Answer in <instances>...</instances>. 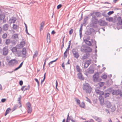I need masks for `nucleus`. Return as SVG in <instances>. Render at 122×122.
<instances>
[{
	"instance_id": "obj_2",
	"label": "nucleus",
	"mask_w": 122,
	"mask_h": 122,
	"mask_svg": "<svg viewBox=\"0 0 122 122\" xmlns=\"http://www.w3.org/2000/svg\"><path fill=\"white\" fill-rule=\"evenodd\" d=\"M82 88L83 91L87 94H90L92 90V89L90 86V85L86 83L83 85Z\"/></svg>"
},
{
	"instance_id": "obj_9",
	"label": "nucleus",
	"mask_w": 122,
	"mask_h": 122,
	"mask_svg": "<svg viewBox=\"0 0 122 122\" xmlns=\"http://www.w3.org/2000/svg\"><path fill=\"white\" fill-rule=\"evenodd\" d=\"M8 53V48L7 47H4L3 49V55L4 56H6Z\"/></svg>"
},
{
	"instance_id": "obj_8",
	"label": "nucleus",
	"mask_w": 122,
	"mask_h": 122,
	"mask_svg": "<svg viewBox=\"0 0 122 122\" xmlns=\"http://www.w3.org/2000/svg\"><path fill=\"white\" fill-rule=\"evenodd\" d=\"M98 22L99 25L101 26H105L107 25V22H106L105 20L100 19L98 21Z\"/></svg>"
},
{
	"instance_id": "obj_16",
	"label": "nucleus",
	"mask_w": 122,
	"mask_h": 122,
	"mask_svg": "<svg viewBox=\"0 0 122 122\" xmlns=\"http://www.w3.org/2000/svg\"><path fill=\"white\" fill-rule=\"evenodd\" d=\"M78 77L81 80H83L84 79V77L82 76V74L81 72H79L77 74Z\"/></svg>"
},
{
	"instance_id": "obj_7",
	"label": "nucleus",
	"mask_w": 122,
	"mask_h": 122,
	"mask_svg": "<svg viewBox=\"0 0 122 122\" xmlns=\"http://www.w3.org/2000/svg\"><path fill=\"white\" fill-rule=\"evenodd\" d=\"M115 20L114 21V22H117V23L118 25H122V20L121 17L119 16L117 18L116 21L115 18Z\"/></svg>"
},
{
	"instance_id": "obj_12",
	"label": "nucleus",
	"mask_w": 122,
	"mask_h": 122,
	"mask_svg": "<svg viewBox=\"0 0 122 122\" xmlns=\"http://www.w3.org/2000/svg\"><path fill=\"white\" fill-rule=\"evenodd\" d=\"M104 97L102 96H99V98L101 105L103 106L104 105Z\"/></svg>"
},
{
	"instance_id": "obj_41",
	"label": "nucleus",
	"mask_w": 122,
	"mask_h": 122,
	"mask_svg": "<svg viewBox=\"0 0 122 122\" xmlns=\"http://www.w3.org/2000/svg\"><path fill=\"white\" fill-rule=\"evenodd\" d=\"M75 99L76 101L77 104L78 105L80 104V100L77 98H75Z\"/></svg>"
},
{
	"instance_id": "obj_25",
	"label": "nucleus",
	"mask_w": 122,
	"mask_h": 122,
	"mask_svg": "<svg viewBox=\"0 0 122 122\" xmlns=\"http://www.w3.org/2000/svg\"><path fill=\"white\" fill-rule=\"evenodd\" d=\"M93 118L95 119L96 121H97L98 122H101L102 121L101 118L98 117L96 116H94Z\"/></svg>"
},
{
	"instance_id": "obj_58",
	"label": "nucleus",
	"mask_w": 122,
	"mask_h": 122,
	"mask_svg": "<svg viewBox=\"0 0 122 122\" xmlns=\"http://www.w3.org/2000/svg\"><path fill=\"white\" fill-rule=\"evenodd\" d=\"M73 32V29H71L69 31V34L70 35H71L72 33Z\"/></svg>"
},
{
	"instance_id": "obj_50",
	"label": "nucleus",
	"mask_w": 122,
	"mask_h": 122,
	"mask_svg": "<svg viewBox=\"0 0 122 122\" xmlns=\"http://www.w3.org/2000/svg\"><path fill=\"white\" fill-rule=\"evenodd\" d=\"M25 43V42L24 41H23L21 42L20 44L23 47L24 46Z\"/></svg>"
},
{
	"instance_id": "obj_64",
	"label": "nucleus",
	"mask_w": 122,
	"mask_h": 122,
	"mask_svg": "<svg viewBox=\"0 0 122 122\" xmlns=\"http://www.w3.org/2000/svg\"><path fill=\"white\" fill-rule=\"evenodd\" d=\"M108 92H112L113 90H112V89L111 88H109L108 89Z\"/></svg>"
},
{
	"instance_id": "obj_28",
	"label": "nucleus",
	"mask_w": 122,
	"mask_h": 122,
	"mask_svg": "<svg viewBox=\"0 0 122 122\" xmlns=\"http://www.w3.org/2000/svg\"><path fill=\"white\" fill-rule=\"evenodd\" d=\"M79 105L80 107L82 108H84L85 107V105L84 102H82Z\"/></svg>"
},
{
	"instance_id": "obj_14",
	"label": "nucleus",
	"mask_w": 122,
	"mask_h": 122,
	"mask_svg": "<svg viewBox=\"0 0 122 122\" xmlns=\"http://www.w3.org/2000/svg\"><path fill=\"white\" fill-rule=\"evenodd\" d=\"M16 20V18L15 17H12L10 19L9 21V23L10 24H11L12 23H14Z\"/></svg>"
},
{
	"instance_id": "obj_29",
	"label": "nucleus",
	"mask_w": 122,
	"mask_h": 122,
	"mask_svg": "<svg viewBox=\"0 0 122 122\" xmlns=\"http://www.w3.org/2000/svg\"><path fill=\"white\" fill-rule=\"evenodd\" d=\"M11 110V109L10 108H8L6 110L5 113V116H6L8 114L9 112Z\"/></svg>"
},
{
	"instance_id": "obj_22",
	"label": "nucleus",
	"mask_w": 122,
	"mask_h": 122,
	"mask_svg": "<svg viewBox=\"0 0 122 122\" xmlns=\"http://www.w3.org/2000/svg\"><path fill=\"white\" fill-rule=\"evenodd\" d=\"M9 26L7 24H5L3 26V29L4 31L7 30H8Z\"/></svg>"
},
{
	"instance_id": "obj_26",
	"label": "nucleus",
	"mask_w": 122,
	"mask_h": 122,
	"mask_svg": "<svg viewBox=\"0 0 122 122\" xmlns=\"http://www.w3.org/2000/svg\"><path fill=\"white\" fill-rule=\"evenodd\" d=\"M21 95L18 98V101L19 104L20 105V106L19 107L20 108L22 106L21 103Z\"/></svg>"
},
{
	"instance_id": "obj_40",
	"label": "nucleus",
	"mask_w": 122,
	"mask_h": 122,
	"mask_svg": "<svg viewBox=\"0 0 122 122\" xmlns=\"http://www.w3.org/2000/svg\"><path fill=\"white\" fill-rule=\"evenodd\" d=\"M16 47L18 49H20L23 47L20 44L17 45H16Z\"/></svg>"
},
{
	"instance_id": "obj_42",
	"label": "nucleus",
	"mask_w": 122,
	"mask_h": 122,
	"mask_svg": "<svg viewBox=\"0 0 122 122\" xmlns=\"http://www.w3.org/2000/svg\"><path fill=\"white\" fill-rule=\"evenodd\" d=\"M38 55V52L37 51H36L33 55V58L36 57Z\"/></svg>"
},
{
	"instance_id": "obj_27",
	"label": "nucleus",
	"mask_w": 122,
	"mask_h": 122,
	"mask_svg": "<svg viewBox=\"0 0 122 122\" xmlns=\"http://www.w3.org/2000/svg\"><path fill=\"white\" fill-rule=\"evenodd\" d=\"M5 15L4 14H0V20H2L5 19Z\"/></svg>"
},
{
	"instance_id": "obj_17",
	"label": "nucleus",
	"mask_w": 122,
	"mask_h": 122,
	"mask_svg": "<svg viewBox=\"0 0 122 122\" xmlns=\"http://www.w3.org/2000/svg\"><path fill=\"white\" fill-rule=\"evenodd\" d=\"M96 92L97 93L100 95L99 96H103L104 95V92H103L101 91L98 89L96 90Z\"/></svg>"
},
{
	"instance_id": "obj_1",
	"label": "nucleus",
	"mask_w": 122,
	"mask_h": 122,
	"mask_svg": "<svg viewBox=\"0 0 122 122\" xmlns=\"http://www.w3.org/2000/svg\"><path fill=\"white\" fill-rule=\"evenodd\" d=\"M94 12L90 14V15L92 16L91 21V23L90 24V26L94 28H97L98 26L97 24L98 22V20L96 18V16L93 15Z\"/></svg>"
},
{
	"instance_id": "obj_38",
	"label": "nucleus",
	"mask_w": 122,
	"mask_h": 122,
	"mask_svg": "<svg viewBox=\"0 0 122 122\" xmlns=\"http://www.w3.org/2000/svg\"><path fill=\"white\" fill-rule=\"evenodd\" d=\"M95 14L98 17H100L101 16V13L99 12H97L95 13Z\"/></svg>"
},
{
	"instance_id": "obj_3",
	"label": "nucleus",
	"mask_w": 122,
	"mask_h": 122,
	"mask_svg": "<svg viewBox=\"0 0 122 122\" xmlns=\"http://www.w3.org/2000/svg\"><path fill=\"white\" fill-rule=\"evenodd\" d=\"M99 73L97 72H96L93 76L92 80L94 82L100 81L102 79L99 78Z\"/></svg>"
},
{
	"instance_id": "obj_57",
	"label": "nucleus",
	"mask_w": 122,
	"mask_h": 122,
	"mask_svg": "<svg viewBox=\"0 0 122 122\" xmlns=\"http://www.w3.org/2000/svg\"><path fill=\"white\" fill-rule=\"evenodd\" d=\"M114 12V11H109L107 13V14L110 15L113 13Z\"/></svg>"
},
{
	"instance_id": "obj_23",
	"label": "nucleus",
	"mask_w": 122,
	"mask_h": 122,
	"mask_svg": "<svg viewBox=\"0 0 122 122\" xmlns=\"http://www.w3.org/2000/svg\"><path fill=\"white\" fill-rule=\"evenodd\" d=\"M84 41L87 46H92V43L90 41L87 40L86 39H84Z\"/></svg>"
},
{
	"instance_id": "obj_15",
	"label": "nucleus",
	"mask_w": 122,
	"mask_h": 122,
	"mask_svg": "<svg viewBox=\"0 0 122 122\" xmlns=\"http://www.w3.org/2000/svg\"><path fill=\"white\" fill-rule=\"evenodd\" d=\"M82 50H84V51L86 52H92V50L90 47L87 46L86 49H82Z\"/></svg>"
},
{
	"instance_id": "obj_13",
	"label": "nucleus",
	"mask_w": 122,
	"mask_h": 122,
	"mask_svg": "<svg viewBox=\"0 0 122 122\" xmlns=\"http://www.w3.org/2000/svg\"><path fill=\"white\" fill-rule=\"evenodd\" d=\"M91 60L90 59L87 61L85 63L84 67L85 69L87 68L91 63Z\"/></svg>"
},
{
	"instance_id": "obj_32",
	"label": "nucleus",
	"mask_w": 122,
	"mask_h": 122,
	"mask_svg": "<svg viewBox=\"0 0 122 122\" xmlns=\"http://www.w3.org/2000/svg\"><path fill=\"white\" fill-rule=\"evenodd\" d=\"M87 46H86V45H82L81 47V51H84V50H81V49H86V47H87Z\"/></svg>"
},
{
	"instance_id": "obj_51",
	"label": "nucleus",
	"mask_w": 122,
	"mask_h": 122,
	"mask_svg": "<svg viewBox=\"0 0 122 122\" xmlns=\"http://www.w3.org/2000/svg\"><path fill=\"white\" fill-rule=\"evenodd\" d=\"M16 42L15 40H11V43L12 44V45H14L16 44Z\"/></svg>"
},
{
	"instance_id": "obj_20",
	"label": "nucleus",
	"mask_w": 122,
	"mask_h": 122,
	"mask_svg": "<svg viewBox=\"0 0 122 122\" xmlns=\"http://www.w3.org/2000/svg\"><path fill=\"white\" fill-rule=\"evenodd\" d=\"M44 24L45 22L44 21H42L41 24L40 26L39 27L40 30V31H41L43 30Z\"/></svg>"
},
{
	"instance_id": "obj_10",
	"label": "nucleus",
	"mask_w": 122,
	"mask_h": 122,
	"mask_svg": "<svg viewBox=\"0 0 122 122\" xmlns=\"http://www.w3.org/2000/svg\"><path fill=\"white\" fill-rule=\"evenodd\" d=\"M105 106L108 108H110L112 106V104L111 102L107 101H105L104 103Z\"/></svg>"
},
{
	"instance_id": "obj_54",
	"label": "nucleus",
	"mask_w": 122,
	"mask_h": 122,
	"mask_svg": "<svg viewBox=\"0 0 122 122\" xmlns=\"http://www.w3.org/2000/svg\"><path fill=\"white\" fill-rule=\"evenodd\" d=\"M7 36V35L6 33L4 34L2 36V37L3 39H5Z\"/></svg>"
},
{
	"instance_id": "obj_47",
	"label": "nucleus",
	"mask_w": 122,
	"mask_h": 122,
	"mask_svg": "<svg viewBox=\"0 0 122 122\" xmlns=\"http://www.w3.org/2000/svg\"><path fill=\"white\" fill-rule=\"evenodd\" d=\"M86 99L85 100L87 102H89L90 103H91L92 102L89 99L88 97H86Z\"/></svg>"
},
{
	"instance_id": "obj_45",
	"label": "nucleus",
	"mask_w": 122,
	"mask_h": 122,
	"mask_svg": "<svg viewBox=\"0 0 122 122\" xmlns=\"http://www.w3.org/2000/svg\"><path fill=\"white\" fill-rule=\"evenodd\" d=\"M107 20L109 21H113V18L112 17H110L108 18L107 19H106Z\"/></svg>"
},
{
	"instance_id": "obj_43",
	"label": "nucleus",
	"mask_w": 122,
	"mask_h": 122,
	"mask_svg": "<svg viewBox=\"0 0 122 122\" xmlns=\"http://www.w3.org/2000/svg\"><path fill=\"white\" fill-rule=\"evenodd\" d=\"M17 54L18 56H20L21 54V52L20 51H18L17 52Z\"/></svg>"
},
{
	"instance_id": "obj_55",
	"label": "nucleus",
	"mask_w": 122,
	"mask_h": 122,
	"mask_svg": "<svg viewBox=\"0 0 122 122\" xmlns=\"http://www.w3.org/2000/svg\"><path fill=\"white\" fill-rule=\"evenodd\" d=\"M30 85H28V86H27V87L25 88L24 90V92L25 91L29 90L30 88Z\"/></svg>"
},
{
	"instance_id": "obj_18",
	"label": "nucleus",
	"mask_w": 122,
	"mask_h": 122,
	"mask_svg": "<svg viewBox=\"0 0 122 122\" xmlns=\"http://www.w3.org/2000/svg\"><path fill=\"white\" fill-rule=\"evenodd\" d=\"M87 72H86V75L87 76V73L90 74H92L94 72V71L93 70L91 69L90 68H89L87 69Z\"/></svg>"
},
{
	"instance_id": "obj_4",
	"label": "nucleus",
	"mask_w": 122,
	"mask_h": 122,
	"mask_svg": "<svg viewBox=\"0 0 122 122\" xmlns=\"http://www.w3.org/2000/svg\"><path fill=\"white\" fill-rule=\"evenodd\" d=\"M112 94L113 95L116 96L119 95L120 97H122V92L119 89L113 90L112 92Z\"/></svg>"
},
{
	"instance_id": "obj_21",
	"label": "nucleus",
	"mask_w": 122,
	"mask_h": 122,
	"mask_svg": "<svg viewBox=\"0 0 122 122\" xmlns=\"http://www.w3.org/2000/svg\"><path fill=\"white\" fill-rule=\"evenodd\" d=\"M89 16V15H88L87 16H84L83 19V25H85V24L86 23V21L88 20V17Z\"/></svg>"
},
{
	"instance_id": "obj_46",
	"label": "nucleus",
	"mask_w": 122,
	"mask_h": 122,
	"mask_svg": "<svg viewBox=\"0 0 122 122\" xmlns=\"http://www.w3.org/2000/svg\"><path fill=\"white\" fill-rule=\"evenodd\" d=\"M18 107V105H15L13 107L12 109V111H13L16 109L17 107Z\"/></svg>"
},
{
	"instance_id": "obj_30",
	"label": "nucleus",
	"mask_w": 122,
	"mask_h": 122,
	"mask_svg": "<svg viewBox=\"0 0 122 122\" xmlns=\"http://www.w3.org/2000/svg\"><path fill=\"white\" fill-rule=\"evenodd\" d=\"M47 42H50V35L49 33H48L47 34Z\"/></svg>"
},
{
	"instance_id": "obj_11",
	"label": "nucleus",
	"mask_w": 122,
	"mask_h": 122,
	"mask_svg": "<svg viewBox=\"0 0 122 122\" xmlns=\"http://www.w3.org/2000/svg\"><path fill=\"white\" fill-rule=\"evenodd\" d=\"M21 52V54H22V57L23 58H26V49L25 48H23L22 49Z\"/></svg>"
},
{
	"instance_id": "obj_24",
	"label": "nucleus",
	"mask_w": 122,
	"mask_h": 122,
	"mask_svg": "<svg viewBox=\"0 0 122 122\" xmlns=\"http://www.w3.org/2000/svg\"><path fill=\"white\" fill-rule=\"evenodd\" d=\"M8 62L9 63H10V64L13 65L14 63H17L18 62L15 59H12Z\"/></svg>"
},
{
	"instance_id": "obj_49",
	"label": "nucleus",
	"mask_w": 122,
	"mask_h": 122,
	"mask_svg": "<svg viewBox=\"0 0 122 122\" xmlns=\"http://www.w3.org/2000/svg\"><path fill=\"white\" fill-rule=\"evenodd\" d=\"M116 109V107L114 106H113L111 108V112H114Z\"/></svg>"
},
{
	"instance_id": "obj_19",
	"label": "nucleus",
	"mask_w": 122,
	"mask_h": 122,
	"mask_svg": "<svg viewBox=\"0 0 122 122\" xmlns=\"http://www.w3.org/2000/svg\"><path fill=\"white\" fill-rule=\"evenodd\" d=\"M90 54L89 53H87L85 55L82 56V60H84L85 59H87L89 56Z\"/></svg>"
},
{
	"instance_id": "obj_59",
	"label": "nucleus",
	"mask_w": 122,
	"mask_h": 122,
	"mask_svg": "<svg viewBox=\"0 0 122 122\" xmlns=\"http://www.w3.org/2000/svg\"><path fill=\"white\" fill-rule=\"evenodd\" d=\"M23 81L22 80H20V81L19 82V85L20 86H22L23 85Z\"/></svg>"
},
{
	"instance_id": "obj_56",
	"label": "nucleus",
	"mask_w": 122,
	"mask_h": 122,
	"mask_svg": "<svg viewBox=\"0 0 122 122\" xmlns=\"http://www.w3.org/2000/svg\"><path fill=\"white\" fill-rule=\"evenodd\" d=\"M53 63V61L50 62L49 64V66L50 67H52V66L51 65Z\"/></svg>"
},
{
	"instance_id": "obj_39",
	"label": "nucleus",
	"mask_w": 122,
	"mask_h": 122,
	"mask_svg": "<svg viewBox=\"0 0 122 122\" xmlns=\"http://www.w3.org/2000/svg\"><path fill=\"white\" fill-rule=\"evenodd\" d=\"M98 85L100 87H102L104 85V83L103 82H100L98 83Z\"/></svg>"
},
{
	"instance_id": "obj_31",
	"label": "nucleus",
	"mask_w": 122,
	"mask_h": 122,
	"mask_svg": "<svg viewBox=\"0 0 122 122\" xmlns=\"http://www.w3.org/2000/svg\"><path fill=\"white\" fill-rule=\"evenodd\" d=\"M23 62H22L20 64L19 66L15 68L14 70V71H15L17 70L18 69L20 68L22 66L23 64Z\"/></svg>"
},
{
	"instance_id": "obj_36",
	"label": "nucleus",
	"mask_w": 122,
	"mask_h": 122,
	"mask_svg": "<svg viewBox=\"0 0 122 122\" xmlns=\"http://www.w3.org/2000/svg\"><path fill=\"white\" fill-rule=\"evenodd\" d=\"M109 93H104V95L103 96V97L105 98H106L109 97Z\"/></svg>"
},
{
	"instance_id": "obj_52",
	"label": "nucleus",
	"mask_w": 122,
	"mask_h": 122,
	"mask_svg": "<svg viewBox=\"0 0 122 122\" xmlns=\"http://www.w3.org/2000/svg\"><path fill=\"white\" fill-rule=\"evenodd\" d=\"M12 36L14 39H15L18 38V35L17 34H15L13 35Z\"/></svg>"
},
{
	"instance_id": "obj_61",
	"label": "nucleus",
	"mask_w": 122,
	"mask_h": 122,
	"mask_svg": "<svg viewBox=\"0 0 122 122\" xmlns=\"http://www.w3.org/2000/svg\"><path fill=\"white\" fill-rule=\"evenodd\" d=\"M35 81H36L37 83V84H38V86H39V82L38 81V80L37 79H36V78H35Z\"/></svg>"
},
{
	"instance_id": "obj_63",
	"label": "nucleus",
	"mask_w": 122,
	"mask_h": 122,
	"mask_svg": "<svg viewBox=\"0 0 122 122\" xmlns=\"http://www.w3.org/2000/svg\"><path fill=\"white\" fill-rule=\"evenodd\" d=\"M94 122L93 121L92 119L90 120L89 121H86L84 122Z\"/></svg>"
},
{
	"instance_id": "obj_37",
	"label": "nucleus",
	"mask_w": 122,
	"mask_h": 122,
	"mask_svg": "<svg viewBox=\"0 0 122 122\" xmlns=\"http://www.w3.org/2000/svg\"><path fill=\"white\" fill-rule=\"evenodd\" d=\"M68 51H67V50H66L65 52L64 53V59H65V58L67 56V52Z\"/></svg>"
},
{
	"instance_id": "obj_6",
	"label": "nucleus",
	"mask_w": 122,
	"mask_h": 122,
	"mask_svg": "<svg viewBox=\"0 0 122 122\" xmlns=\"http://www.w3.org/2000/svg\"><path fill=\"white\" fill-rule=\"evenodd\" d=\"M26 105L28 109V113H30L32 111V108L30 103L29 102H28L26 103Z\"/></svg>"
},
{
	"instance_id": "obj_33",
	"label": "nucleus",
	"mask_w": 122,
	"mask_h": 122,
	"mask_svg": "<svg viewBox=\"0 0 122 122\" xmlns=\"http://www.w3.org/2000/svg\"><path fill=\"white\" fill-rule=\"evenodd\" d=\"M11 41L10 39H6L5 42V43L6 44L8 45L11 43Z\"/></svg>"
},
{
	"instance_id": "obj_34",
	"label": "nucleus",
	"mask_w": 122,
	"mask_h": 122,
	"mask_svg": "<svg viewBox=\"0 0 122 122\" xmlns=\"http://www.w3.org/2000/svg\"><path fill=\"white\" fill-rule=\"evenodd\" d=\"M92 32L90 30H87L85 33L87 35H90L91 34Z\"/></svg>"
},
{
	"instance_id": "obj_35",
	"label": "nucleus",
	"mask_w": 122,
	"mask_h": 122,
	"mask_svg": "<svg viewBox=\"0 0 122 122\" xmlns=\"http://www.w3.org/2000/svg\"><path fill=\"white\" fill-rule=\"evenodd\" d=\"M17 48L16 47H13L11 49L12 52H16L17 51Z\"/></svg>"
},
{
	"instance_id": "obj_5",
	"label": "nucleus",
	"mask_w": 122,
	"mask_h": 122,
	"mask_svg": "<svg viewBox=\"0 0 122 122\" xmlns=\"http://www.w3.org/2000/svg\"><path fill=\"white\" fill-rule=\"evenodd\" d=\"M72 52L74 57L76 59H78L79 56V53L77 51L76 49L74 48L72 50Z\"/></svg>"
},
{
	"instance_id": "obj_62",
	"label": "nucleus",
	"mask_w": 122,
	"mask_h": 122,
	"mask_svg": "<svg viewBox=\"0 0 122 122\" xmlns=\"http://www.w3.org/2000/svg\"><path fill=\"white\" fill-rule=\"evenodd\" d=\"M6 99L5 98H2L1 100V101L2 102H5L6 101Z\"/></svg>"
},
{
	"instance_id": "obj_60",
	"label": "nucleus",
	"mask_w": 122,
	"mask_h": 122,
	"mask_svg": "<svg viewBox=\"0 0 122 122\" xmlns=\"http://www.w3.org/2000/svg\"><path fill=\"white\" fill-rule=\"evenodd\" d=\"M62 6L60 4L57 5V8L58 9H59L61 8Z\"/></svg>"
},
{
	"instance_id": "obj_48",
	"label": "nucleus",
	"mask_w": 122,
	"mask_h": 122,
	"mask_svg": "<svg viewBox=\"0 0 122 122\" xmlns=\"http://www.w3.org/2000/svg\"><path fill=\"white\" fill-rule=\"evenodd\" d=\"M18 26L17 25L13 24V28L14 30H16Z\"/></svg>"
},
{
	"instance_id": "obj_53",
	"label": "nucleus",
	"mask_w": 122,
	"mask_h": 122,
	"mask_svg": "<svg viewBox=\"0 0 122 122\" xmlns=\"http://www.w3.org/2000/svg\"><path fill=\"white\" fill-rule=\"evenodd\" d=\"M107 76L106 75H104L103 76H101L102 78L103 79H106L107 77Z\"/></svg>"
},
{
	"instance_id": "obj_44",
	"label": "nucleus",
	"mask_w": 122,
	"mask_h": 122,
	"mask_svg": "<svg viewBox=\"0 0 122 122\" xmlns=\"http://www.w3.org/2000/svg\"><path fill=\"white\" fill-rule=\"evenodd\" d=\"M77 71L79 72H80L81 69H80L79 66L78 65H77L76 66Z\"/></svg>"
}]
</instances>
